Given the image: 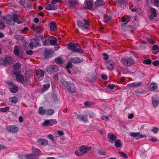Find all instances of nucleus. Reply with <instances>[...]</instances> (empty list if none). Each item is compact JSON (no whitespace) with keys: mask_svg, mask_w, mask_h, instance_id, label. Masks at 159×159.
Instances as JSON below:
<instances>
[{"mask_svg":"<svg viewBox=\"0 0 159 159\" xmlns=\"http://www.w3.org/2000/svg\"><path fill=\"white\" fill-rule=\"evenodd\" d=\"M19 50L20 48L17 45L15 46L14 50V54L20 58L23 59V53L21 51H20Z\"/></svg>","mask_w":159,"mask_h":159,"instance_id":"8","label":"nucleus"},{"mask_svg":"<svg viewBox=\"0 0 159 159\" xmlns=\"http://www.w3.org/2000/svg\"><path fill=\"white\" fill-rule=\"evenodd\" d=\"M159 50V47L157 45H154L152 47V50Z\"/></svg>","mask_w":159,"mask_h":159,"instance_id":"57","label":"nucleus"},{"mask_svg":"<svg viewBox=\"0 0 159 159\" xmlns=\"http://www.w3.org/2000/svg\"><path fill=\"white\" fill-rule=\"evenodd\" d=\"M71 61L74 63H80L83 61V59H81L78 57H75L70 59Z\"/></svg>","mask_w":159,"mask_h":159,"instance_id":"22","label":"nucleus"},{"mask_svg":"<svg viewBox=\"0 0 159 159\" xmlns=\"http://www.w3.org/2000/svg\"><path fill=\"white\" fill-rule=\"evenodd\" d=\"M128 0H118V3L120 6H121L125 3L128 2Z\"/></svg>","mask_w":159,"mask_h":159,"instance_id":"36","label":"nucleus"},{"mask_svg":"<svg viewBox=\"0 0 159 159\" xmlns=\"http://www.w3.org/2000/svg\"><path fill=\"white\" fill-rule=\"evenodd\" d=\"M148 41L152 44H153L154 43V41L152 39H147Z\"/></svg>","mask_w":159,"mask_h":159,"instance_id":"64","label":"nucleus"},{"mask_svg":"<svg viewBox=\"0 0 159 159\" xmlns=\"http://www.w3.org/2000/svg\"><path fill=\"white\" fill-rule=\"evenodd\" d=\"M149 140L152 142H156L157 141L158 139L157 138H154V137H152L149 139Z\"/></svg>","mask_w":159,"mask_h":159,"instance_id":"49","label":"nucleus"},{"mask_svg":"<svg viewBox=\"0 0 159 159\" xmlns=\"http://www.w3.org/2000/svg\"><path fill=\"white\" fill-rule=\"evenodd\" d=\"M46 70L48 72H56L59 70L58 66L56 65L48 66L46 67Z\"/></svg>","mask_w":159,"mask_h":159,"instance_id":"10","label":"nucleus"},{"mask_svg":"<svg viewBox=\"0 0 159 159\" xmlns=\"http://www.w3.org/2000/svg\"><path fill=\"white\" fill-rule=\"evenodd\" d=\"M53 52L52 50H45L44 53V56L46 58L51 57L53 53Z\"/></svg>","mask_w":159,"mask_h":159,"instance_id":"21","label":"nucleus"},{"mask_svg":"<svg viewBox=\"0 0 159 159\" xmlns=\"http://www.w3.org/2000/svg\"><path fill=\"white\" fill-rule=\"evenodd\" d=\"M9 109V107H6L4 108H1V111L2 112H6Z\"/></svg>","mask_w":159,"mask_h":159,"instance_id":"47","label":"nucleus"},{"mask_svg":"<svg viewBox=\"0 0 159 159\" xmlns=\"http://www.w3.org/2000/svg\"><path fill=\"white\" fill-rule=\"evenodd\" d=\"M11 17L14 22H16L18 24L21 23V21L18 20V16L17 15L15 14L13 16H11Z\"/></svg>","mask_w":159,"mask_h":159,"instance_id":"25","label":"nucleus"},{"mask_svg":"<svg viewBox=\"0 0 159 159\" xmlns=\"http://www.w3.org/2000/svg\"><path fill=\"white\" fill-rule=\"evenodd\" d=\"M14 72L16 75L17 81L19 82H22L24 80L23 76L20 73H16L15 70L14 71Z\"/></svg>","mask_w":159,"mask_h":159,"instance_id":"19","label":"nucleus"},{"mask_svg":"<svg viewBox=\"0 0 159 159\" xmlns=\"http://www.w3.org/2000/svg\"><path fill=\"white\" fill-rule=\"evenodd\" d=\"M55 62L58 64H61L63 63V61L61 58H58L55 59Z\"/></svg>","mask_w":159,"mask_h":159,"instance_id":"37","label":"nucleus"},{"mask_svg":"<svg viewBox=\"0 0 159 159\" xmlns=\"http://www.w3.org/2000/svg\"><path fill=\"white\" fill-rule=\"evenodd\" d=\"M28 29V27H25L23 30H22L21 32L22 33L25 34V31H27Z\"/></svg>","mask_w":159,"mask_h":159,"instance_id":"61","label":"nucleus"},{"mask_svg":"<svg viewBox=\"0 0 159 159\" xmlns=\"http://www.w3.org/2000/svg\"><path fill=\"white\" fill-rule=\"evenodd\" d=\"M72 67V64L71 62H69L68 63L66 66V68L67 70V71L69 73H71L70 70L69 69L70 68H71Z\"/></svg>","mask_w":159,"mask_h":159,"instance_id":"41","label":"nucleus"},{"mask_svg":"<svg viewBox=\"0 0 159 159\" xmlns=\"http://www.w3.org/2000/svg\"><path fill=\"white\" fill-rule=\"evenodd\" d=\"M12 58L10 57H7L5 58H3L1 59V65H3L7 64V63L9 64L11 62Z\"/></svg>","mask_w":159,"mask_h":159,"instance_id":"12","label":"nucleus"},{"mask_svg":"<svg viewBox=\"0 0 159 159\" xmlns=\"http://www.w3.org/2000/svg\"><path fill=\"white\" fill-rule=\"evenodd\" d=\"M26 53L27 55H31L33 54V52L31 50L27 51L26 52Z\"/></svg>","mask_w":159,"mask_h":159,"instance_id":"54","label":"nucleus"},{"mask_svg":"<svg viewBox=\"0 0 159 159\" xmlns=\"http://www.w3.org/2000/svg\"><path fill=\"white\" fill-rule=\"evenodd\" d=\"M154 3L155 6L159 7V0H154Z\"/></svg>","mask_w":159,"mask_h":159,"instance_id":"51","label":"nucleus"},{"mask_svg":"<svg viewBox=\"0 0 159 159\" xmlns=\"http://www.w3.org/2000/svg\"><path fill=\"white\" fill-rule=\"evenodd\" d=\"M21 65L19 63H17L15 64L13 66L15 69H18L20 67Z\"/></svg>","mask_w":159,"mask_h":159,"instance_id":"44","label":"nucleus"},{"mask_svg":"<svg viewBox=\"0 0 159 159\" xmlns=\"http://www.w3.org/2000/svg\"><path fill=\"white\" fill-rule=\"evenodd\" d=\"M131 18L130 16L128 17V19L127 20L125 17H123L121 18L122 21L124 24H127L130 20Z\"/></svg>","mask_w":159,"mask_h":159,"instance_id":"40","label":"nucleus"},{"mask_svg":"<svg viewBox=\"0 0 159 159\" xmlns=\"http://www.w3.org/2000/svg\"><path fill=\"white\" fill-rule=\"evenodd\" d=\"M115 145L116 147L117 148L121 147L122 146V144L120 140L119 139H117L115 141Z\"/></svg>","mask_w":159,"mask_h":159,"instance_id":"33","label":"nucleus"},{"mask_svg":"<svg viewBox=\"0 0 159 159\" xmlns=\"http://www.w3.org/2000/svg\"><path fill=\"white\" fill-rule=\"evenodd\" d=\"M3 19H6V21L7 24L11 25H13L14 22L11 15H8L5 18H3Z\"/></svg>","mask_w":159,"mask_h":159,"instance_id":"20","label":"nucleus"},{"mask_svg":"<svg viewBox=\"0 0 159 159\" xmlns=\"http://www.w3.org/2000/svg\"><path fill=\"white\" fill-rule=\"evenodd\" d=\"M150 14L149 16V18L150 19H153L154 18L157 16V14L156 10L153 8H151L150 10Z\"/></svg>","mask_w":159,"mask_h":159,"instance_id":"17","label":"nucleus"},{"mask_svg":"<svg viewBox=\"0 0 159 159\" xmlns=\"http://www.w3.org/2000/svg\"><path fill=\"white\" fill-rule=\"evenodd\" d=\"M68 48L69 49L75 52H77L80 53H83L84 51L81 49L78 48L76 45L73 43H70L68 45Z\"/></svg>","mask_w":159,"mask_h":159,"instance_id":"4","label":"nucleus"},{"mask_svg":"<svg viewBox=\"0 0 159 159\" xmlns=\"http://www.w3.org/2000/svg\"><path fill=\"white\" fill-rule=\"evenodd\" d=\"M85 2L86 3L87 7L88 9H90L92 8L93 5V3L91 1L86 0Z\"/></svg>","mask_w":159,"mask_h":159,"instance_id":"28","label":"nucleus"},{"mask_svg":"<svg viewBox=\"0 0 159 159\" xmlns=\"http://www.w3.org/2000/svg\"><path fill=\"white\" fill-rule=\"evenodd\" d=\"M152 103L154 107L155 108L158 104V102L157 101H155L153 99H152Z\"/></svg>","mask_w":159,"mask_h":159,"instance_id":"45","label":"nucleus"},{"mask_svg":"<svg viewBox=\"0 0 159 159\" xmlns=\"http://www.w3.org/2000/svg\"><path fill=\"white\" fill-rule=\"evenodd\" d=\"M116 87V85L114 84H109L108 88L111 89H113Z\"/></svg>","mask_w":159,"mask_h":159,"instance_id":"52","label":"nucleus"},{"mask_svg":"<svg viewBox=\"0 0 159 159\" xmlns=\"http://www.w3.org/2000/svg\"><path fill=\"white\" fill-rule=\"evenodd\" d=\"M149 88L152 90L156 89L157 88V84L156 83H151L150 84Z\"/></svg>","mask_w":159,"mask_h":159,"instance_id":"30","label":"nucleus"},{"mask_svg":"<svg viewBox=\"0 0 159 159\" xmlns=\"http://www.w3.org/2000/svg\"><path fill=\"white\" fill-rule=\"evenodd\" d=\"M122 63L126 66H130L134 64V61L132 58L126 57L121 59Z\"/></svg>","mask_w":159,"mask_h":159,"instance_id":"5","label":"nucleus"},{"mask_svg":"<svg viewBox=\"0 0 159 159\" xmlns=\"http://www.w3.org/2000/svg\"><path fill=\"white\" fill-rule=\"evenodd\" d=\"M17 101V98L15 97H13L9 98V101L10 103L12 104L13 103H16Z\"/></svg>","mask_w":159,"mask_h":159,"instance_id":"29","label":"nucleus"},{"mask_svg":"<svg viewBox=\"0 0 159 159\" xmlns=\"http://www.w3.org/2000/svg\"><path fill=\"white\" fill-rule=\"evenodd\" d=\"M143 63L146 64L150 65L152 63V61L150 59H148L143 61Z\"/></svg>","mask_w":159,"mask_h":159,"instance_id":"42","label":"nucleus"},{"mask_svg":"<svg viewBox=\"0 0 159 159\" xmlns=\"http://www.w3.org/2000/svg\"><path fill=\"white\" fill-rule=\"evenodd\" d=\"M48 136L49 137V139L50 140H52V141L54 140V138L52 134H48Z\"/></svg>","mask_w":159,"mask_h":159,"instance_id":"55","label":"nucleus"},{"mask_svg":"<svg viewBox=\"0 0 159 159\" xmlns=\"http://www.w3.org/2000/svg\"><path fill=\"white\" fill-rule=\"evenodd\" d=\"M75 155L77 156H80L82 155L80 150H75Z\"/></svg>","mask_w":159,"mask_h":159,"instance_id":"46","label":"nucleus"},{"mask_svg":"<svg viewBox=\"0 0 159 159\" xmlns=\"http://www.w3.org/2000/svg\"><path fill=\"white\" fill-rule=\"evenodd\" d=\"M83 22L84 23V24L83 21H81L80 20H77L78 26L82 30L87 31L88 30V29L86 25L89 26L90 24L88 21L86 19H84L83 21Z\"/></svg>","mask_w":159,"mask_h":159,"instance_id":"2","label":"nucleus"},{"mask_svg":"<svg viewBox=\"0 0 159 159\" xmlns=\"http://www.w3.org/2000/svg\"><path fill=\"white\" fill-rule=\"evenodd\" d=\"M50 86V85L49 84H47L43 85L42 88V91L43 92L46 91L48 89Z\"/></svg>","mask_w":159,"mask_h":159,"instance_id":"31","label":"nucleus"},{"mask_svg":"<svg viewBox=\"0 0 159 159\" xmlns=\"http://www.w3.org/2000/svg\"><path fill=\"white\" fill-rule=\"evenodd\" d=\"M118 153L121 157H124L126 158H127L128 157L127 155L125 153L121 152H119Z\"/></svg>","mask_w":159,"mask_h":159,"instance_id":"43","label":"nucleus"},{"mask_svg":"<svg viewBox=\"0 0 159 159\" xmlns=\"http://www.w3.org/2000/svg\"><path fill=\"white\" fill-rule=\"evenodd\" d=\"M69 7L71 8L74 7L78 3V0H69Z\"/></svg>","mask_w":159,"mask_h":159,"instance_id":"23","label":"nucleus"},{"mask_svg":"<svg viewBox=\"0 0 159 159\" xmlns=\"http://www.w3.org/2000/svg\"><path fill=\"white\" fill-rule=\"evenodd\" d=\"M5 26V24L1 22V30L3 29Z\"/></svg>","mask_w":159,"mask_h":159,"instance_id":"63","label":"nucleus"},{"mask_svg":"<svg viewBox=\"0 0 159 159\" xmlns=\"http://www.w3.org/2000/svg\"><path fill=\"white\" fill-rule=\"evenodd\" d=\"M61 0H52L51 4H48L46 7V9L48 10H54L57 8V6H55L56 2H59Z\"/></svg>","mask_w":159,"mask_h":159,"instance_id":"6","label":"nucleus"},{"mask_svg":"<svg viewBox=\"0 0 159 159\" xmlns=\"http://www.w3.org/2000/svg\"><path fill=\"white\" fill-rule=\"evenodd\" d=\"M77 118L79 119V120L84 122H86L87 121V117L84 116H78Z\"/></svg>","mask_w":159,"mask_h":159,"instance_id":"27","label":"nucleus"},{"mask_svg":"<svg viewBox=\"0 0 159 159\" xmlns=\"http://www.w3.org/2000/svg\"><path fill=\"white\" fill-rule=\"evenodd\" d=\"M34 46L33 43L32 42V41H31V42L29 44V46L30 48L31 49H33V47Z\"/></svg>","mask_w":159,"mask_h":159,"instance_id":"56","label":"nucleus"},{"mask_svg":"<svg viewBox=\"0 0 159 159\" xmlns=\"http://www.w3.org/2000/svg\"><path fill=\"white\" fill-rule=\"evenodd\" d=\"M90 148L89 147H88L86 146L83 145L80 147V151L82 155H83L89 151Z\"/></svg>","mask_w":159,"mask_h":159,"instance_id":"15","label":"nucleus"},{"mask_svg":"<svg viewBox=\"0 0 159 159\" xmlns=\"http://www.w3.org/2000/svg\"><path fill=\"white\" fill-rule=\"evenodd\" d=\"M103 56L104 59L107 60V59L108 58V56L107 53H104L103 54Z\"/></svg>","mask_w":159,"mask_h":159,"instance_id":"59","label":"nucleus"},{"mask_svg":"<svg viewBox=\"0 0 159 159\" xmlns=\"http://www.w3.org/2000/svg\"><path fill=\"white\" fill-rule=\"evenodd\" d=\"M152 64L155 66H157L159 64V61H155L153 62Z\"/></svg>","mask_w":159,"mask_h":159,"instance_id":"53","label":"nucleus"},{"mask_svg":"<svg viewBox=\"0 0 159 159\" xmlns=\"http://www.w3.org/2000/svg\"><path fill=\"white\" fill-rule=\"evenodd\" d=\"M7 131L9 133H16L19 130L18 128L16 125H11L8 126L6 128Z\"/></svg>","mask_w":159,"mask_h":159,"instance_id":"7","label":"nucleus"},{"mask_svg":"<svg viewBox=\"0 0 159 159\" xmlns=\"http://www.w3.org/2000/svg\"><path fill=\"white\" fill-rule=\"evenodd\" d=\"M106 67L107 69L110 70L114 67L115 63L111 60H109L107 61L106 63Z\"/></svg>","mask_w":159,"mask_h":159,"instance_id":"13","label":"nucleus"},{"mask_svg":"<svg viewBox=\"0 0 159 159\" xmlns=\"http://www.w3.org/2000/svg\"><path fill=\"white\" fill-rule=\"evenodd\" d=\"M101 119L103 120H108V118L106 116H102L101 117Z\"/></svg>","mask_w":159,"mask_h":159,"instance_id":"60","label":"nucleus"},{"mask_svg":"<svg viewBox=\"0 0 159 159\" xmlns=\"http://www.w3.org/2000/svg\"><path fill=\"white\" fill-rule=\"evenodd\" d=\"M37 142L38 144L40 145L45 146L47 145L48 144L47 140L45 139H38Z\"/></svg>","mask_w":159,"mask_h":159,"instance_id":"16","label":"nucleus"},{"mask_svg":"<svg viewBox=\"0 0 159 159\" xmlns=\"http://www.w3.org/2000/svg\"><path fill=\"white\" fill-rule=\"evenodd\" d=\"M49 41L48 40H45L43 41V44L44 46H46L49 44Z\"/></svg>","mask_w":159,"mask_h":159,"instance_id":"58","label":"nucleus"},{"mask_svg":"<svg viewBox=\"0 0 159 159\" xmlns=\"http://www.w3.org/2000/svg\"><path fill=\"white\" fill-rule=\"evenodd\" d=\"M46 110L43 109L42 107H40L39 108V113L41 115H43L45 113Z\"/></svg>","mask_w":159,"mask_h":159,"instance_id":"38","label":"nucleus"},{"mask_svg":"<svg viewBox=\"0 0 159 159\" xmlns=\"http://www.w3.org/2000/svg\"><path fill=\"white\" fill-rule=\"evenodd\" d=\"M50 30L53 31L56 29V26L55 22H52L50 24Z\"/></svg>","mask_w":159,"mask_h":159,"instance_id":"32","label":"nucleus"},{"mask_svg":"<svg viewBox=\"0 0 159 159\" xmlns=\"http://www.w3.org/2000/svg\"><path fill=\"white\" fill-rule=\"evenodd\" d=\"M57 123V122L55 119L47 120H45L42 124L43 126H52Z\"/></svg>","mask_w":159,"mask_h":159,"instance_id":"9","label":"nucleus"},{"mask_svg":"<svg viewBox=\"0 0 159 159\" xmlns=\"http://www.w3.org/2000/svg\"><path fill=\"white\" fill-rule=\"evenodd\" d=\"M158 129L156 127L153 128L152 130L151 131L153 132L155 134H156L157 133L158 131Z\"/></svg>","mask_w":159,"mask_h":159,"instance_id":"50","label":"nucleus"},{"mask_svg":"<svg viewBox=\"0 0 159 159\" xmlns=\"http://www.w3.org/2000/svg\"><path fill=\"white\" fill-rule=\"evenodd\" d=\"M44 75V72L43 70L40 69H38L37 70V76L39 80L43 79Z\"/></svg>","mask_w":159,"mask_h":159,"instance_id":"14","label":"nucleus"},{"mask_svg":"<svg viewBox=\"0 0 159 159\" xmlns=\"http://www.w3.org/2000/svg\"><path fill=\"white\" fill-rule=\"evenodd\" d=\"M49 42L51 45H56L57 44V39L55 37H52L51 38Z\"/></svg>","mask_w":159,"mask_h":159,"instance_id":"24","label":"nucleus"},{"mask_svg":"<svg viewBox=\"0 0 159 159\" xmlns=\"http://www.w3.org/2000/svg\"><path fill=\"white\" fill-rule=\"evenodd\" d=\"M18 90V87L16 86H13L10 89V91L13 93H16L17 92Z\"/></svg>","mask_w":159,"mask_h":159,"instance_id":"35","label":"nucleus"},{"mask_svg":"<svg viewBox=\"0 0 159 159\" xmlns=\"http://www.w3.org/2000/svg\"><path fill=\"white\" fill-rule=\"evenodd\" d=\"M32 41L35 47H36L40 46L39 42V41L38 39L37 38L36 39H32Z\"/></svg>","mask_w":159,"mask_h":159,"instance_id":"26","label":"nucleus"},{"mask_svg":"<svg viewBox=\"0 0 159 159\" xmlns=\"http://www.w3.org/2000/svg\"><path fill=\"white\" fill-rule=\"evenodd\" d=\"M104 2L102 0H97L95 2V4L97 6H102L104 5Z\"/></svg>","mask_w":159,"mask_h":159,"instance_id":"34","label":"nucleus"},{"mask_svg":"<svg viewBox=\"0 0 159 159\" xmlns=\"http://www.w3.org/2000/svg\"><path fill=\"white\" fill-rule=\"evenodd\" d=\"M133 83V87H136L141 84V83L140 82H135Z\"/></svg>","mask_w":159,"mask_h":159,"instance_id":"48","label":"nucleus"},{"mask_svg":"<svg viewBox=\"0 0 159 159\" xmlns=\"http://www.w3.org/2000/svg\"><path fill=\"white\" fill-rule=\"evenodd\" d=\"M33 152L35 155L29 154L25 155V157L26 159H36L38 156L41 155V151L38 148L33 147L32 148Z\"/></svg>","mask_w":159,"mask_h":159,"instance_id":"1","label":"nucleus"},{"mask_svg":"<svg viewBox=\"0 0 159 159\" xmlns=\"http://www.w3.org/2000/svg\"><path fill=\"white\" fill-rule=\"evenodd\" d=\"M59 75H58V74H56L55 75L53 76V78L54 79L56 80H58V78Z\"/></svg>","mask_w":159,"mask_h":159,"instance_id":"62","label":"nucleus"},{"mask_svg":"<svg viewBox=\"0 0 159 159\" xmlns=\"http://www.w3.org/2000/svg\"><path fill=\"white\" fill-rule=\"evenodd\" d=\"M107 137L109 141L111 143H113L116 138V135L111 133H109L108 134Z\"/></svg>","mask_w":159,"mask_h":159,"instance_id":"18","label":"nucleus"},{"mask_svg":"<svg viewBox=\"0 0 159 159\" xmlns=\"http://www.w3.org/2000/svg\"><path fill=\"white\" fill-rule=\"evenodd\" d=\"M130 135L134 138L136 140L140 138L146 137V135L142 134L139 132H131L130 134Z\"/></svg>","mask_w":159,"mask_h":159,"instance_id":"11","label":"nucleus"},{"mask_svg":"<svg viewBox=\"0 0 159 159\" xmlns=\"http://www.w3.org/2000/svg\"><path fill=\"white\" fill-rule=\"evenodd\" d=\"M62 84L66 85V86L67 88L68 91L71 93H74L76 92V88L74 85L71 82H66L64 81L62 82Z\"/></svg>","mask_w":159,"mask_h":159,"instance_id":"3","label":"nucleus"},{"mask_svg":"<svg viewBox=\"0 0 159 159\" xmlns=\"http://www.w3.org/2000/svg\"><path fill=\"white\" fill-rule=\"evenodd\" d=\"M54 111L52 109L47 110H46L45 113L46 115H51L54 113Z\"/></svg>","mask_w":159,"mask_h":159,"instance_id":"39","label":"nucleus"}]
</instances>
